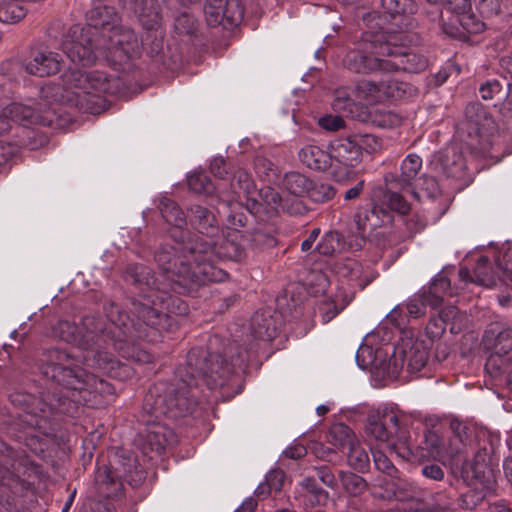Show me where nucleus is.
<instances>
[{"mask_svg": "<svg viewBox=\"0 0 512 512\" xmlns=\"http://www.w3.org/2000/svg\"><path fill=\"white\" fill-rule=\"evenodd\" d=\"M206 21L210 26L223 23V0H206L204 5Z\"/></svg>", "mask_w": 512, "mask_h": 512, "instance_id": "obj_48", "label": "nucleus"}, {"mask_svg": "<svg viewBox=\"0 0 512 512\" xmlns=\"http://www.w3.org/2000/svg\"><path fill=\"white\" fill-rule=\"evenodd\" d=\"M351 103L350 97L344 91H337L333 106L336 109H345Z\"/></svg>", "mask_w": 512, "mask_h": 512, "instance_id": "obj_64", "label": "nucleus"}, {"mask_svg": "<svg viewBox=\"0 0 512 512\" xmlns=\"http://www.w3.org/2000/svg\"><path fill=\"white\" fill-rule=\"evenodd\" d=\"M13 405L23 408L24 414L20 415V422L24 425L23 431L17 436L19 440L28 441V436L34 438V430L45 432L50 414L57 407L54 403L46 404L31 394L14 392L9 396Z\"/></svg>", "mask_w": 512, "mask_h": 512, "instance_id": "obj_12", "label": "nucleus"}, {"mask_svg": "<svg viewBox=\"0 0 512 512\" xmlns=\"http://www.w3.org/2000/svg\"><path fill=\"white\" fill-rule=\"evenodd\" d=\"M492 341V348L497 356L512 359V329L502 328L498 323L490 325L485 331L484 342L490 345Z\"/></svg>", "mask_w": 512, "mask_h": 512, "instance_id": "obj_22", "label": "nucleus"}, {"mask_svg": "<svg viewBox=\"0 0 512 512\" xmlns=\"http://www.w3.org/2000/svg\"><path fill=\"white\" fill-rule=\"evenodd\" d=\"M191 218L190 222L192 226L199 232V234L189 238L183 242H175L174 246L165 245L161 247L158 251H162L167 249L171 252V264H177L178 268L185 267L188 264L190 259H183L181 256L183 255L179 248L182 247L183 244L194 240L198 236H203L206 239H212L218 234V223L215 216L206 208L202 206H193L190 209Z\"/></svg>", "mask_w": 512, "mask_h": 512, "instance_id": "obj_14", "label": "nucleus"}, {"mask_svg": "<svg viewBox=\"0 0 512 512\" xmlns=\"http://www.w3.org/2000/svg\"><path fill=\"white\" fill-rule=\"evenodd\" d=\"M371 122L380 128H394L400 125L401 117L386 109L376 108L370 113Z\"/></svg>", "mask_w": 512, "mask_h": 512, "instance_id": "obj_37", "label": "nucleus"}, {"mask_svg": "<svg viewBox=\"0 0 512 512\" xmlns=\"http://www.w3.org/2000/svg\"><path fill=\"white\" fill-rule=\"evenodd\" d=\"M439 321L441 322L439 326L436 321H431L427 327V332L430 331L432 325H435L437 327V331L433 333L438 335L444 331V324L450 323V331L452 333H459L468 322V318L465 313L460 312L454 306H450L440 312Z\"/></svg>", "mask_w": 512, "mask_h": 512, "instance_id": "obj_27", "label": "nucleus"}, {"mask_svg": "<svg viewBox=\"0 0 512 512\" xmlns=\"http://www.w3.org/2000/svg\"><path fill=\"white\" fill-rule=\"evenodd\" d=\"M459 278L464 283H475L488 288L493 287L496 284L495 275L489 268V259L482 256L477 261L473 275L467 268H460Z\"/></svg>", "mask_w": 512, "mask_h": 512, "instance_id": "obj_25", "label": "nucleus"}, {"mask_svg": "<svg viewBox=\"0 0 512 512\" xmlns=\"http://www.w3.org/2000/svg\"><path fill=\"white\" fill-rule=\"evenodd\" d=\"M466 129L469 136L485 135L492 128V120L479 103H472L466 107Z\"/></svg>", "mask_w": 512, "mask_h": 512, "instance_id": "obj_24", "label": "nucleus"}, {"mask_svg": "<svg viewBox=\"0 0 512 512\" xmlns=\"http://www.w3.org/2000/svg\"><path fill=\"white\" fill-rule=\"evenodd\" d=\"M62 82L64 85L62 100L91 114L103 111L105 107L103 96L113 91L112 80L100 71L86 74L70 68L63 74Z\"/></svg>", "mask_w": 512, "mask_h": 512, "instance_id": "obj_6", "label": "nucleus"}, {"mask_svg": "<svg viewBox=\"0 0 512 512\" xmlns=\"http://www.w3.org/2000/svg\"><path fill=\"white\" fill-rule=\"evenodd\" d=\"M246 360L238 355L232 357L228 363L219 354H207L203 349H192L187 355V363L179 368L177 375L186 387L197 385V378H201L210 388L223 386L226 379L236 367L243 368Z\"/></svg>", "mask_w": 512, "mask_h": 512, "instance_id": "obj_7", "label": "nucleus"}, {"mask_svg": "<svg viewBox=\"0 0 512 512\" xmlns=\"http://www.w3.org/2000/svg\"><path fill=\"white\" fill-rule=\"evenodd\" d=\"M396 351L403 357L407 370L417 373L425 367L429 356V346L424 340L405 337L396 346Z\"/></svg>", "mask_w": 512, "mask_h": 512, "instance_id": "obj_16", "label": "nucleus"}, {"mask_svg": "<svg viewBox=\"0 0 512 512\" xmlns=\"http://www.w3.org/2000/svg\"><path fill=\"white\" fill-rule=\"evenodd\" d=\"M336 190L331 184L315 181L310 183L307 196L316 203H324L331 200Z\"/></svg>", "mask_w": 512, "mask_h": 512, "instance_id": "obj_40", "label": "nucleus"}, {"mask_svg": "<svg viewBox=\"0 0 512 512\" xmlns=\"http://www.w3.org/2000/svg\"><path fill=\"white\" fill-rule=\"evenodd\" d=\"M422 474L428 479L440 481L444 478V471L437 464L425 465L422 468Z\"/></svg>", "mask_w": 512, "mask_h": 512, "instance_id": "obj_60", "label": "nucleus"}, {"mask_svg": "<svg viewBox=\"0 0 512 512\" xmlns=\"http://www.w3.org/2000/svg\"><path fill=\"white\" fill-rule=\"evenodd\" d=\"M27 9L19 0H0V22L16 23L25 17Z\"/></svg>", "mask_w": 512, "mask_h": 512, "instance_id": "obj_31", "label": "nucleus"}, {"mask_svg": "<svg viewBox=\"0 0 512 512\" xmlns=\"http://www.w3.org/2000/svg\"><path fill=\"white\" fill-rule=\"evenodd\" d=\"M318 478L327 486L334 487L336 484L335 476L332 474L329 468L320 467L317 469Z\"/></svg>", "mask_w": 512, "mask_h": 512, "instance_id": "obj_62", "label": "nucleus"}, {"mask_svg": "<svg viewBox=\"0 0 512 512\" xmlns=\"http://www.w3.org/2000/svg\"><path fill=\"white\" fill-rule=\"evenodd\" d=\"M372 456H373L375 467L379 471H381L387 475H390V476L394 474L396 469H395L393 463L391 462V460L388 458V456L386 455V453L383 450L372 449Z\"/></svg>", "mask_w": 512, "mask_h": 512, "instance_id": "obj_53", "label": "nucleus"}, {"mask_svg": "<svg viewBox=\"0 0 512 512\" xmlns=\"http://www.w3.org/2000/svg\"><path fill=\"white\" fill-rule=\"evenodd\" d=\"M403 308V306L397 305L386 315L387 320L396 327H400L405 323V319L402 316Z\"/></svg>", "mask_w": 512, "mask_h": 512, "instance_id": "obj_61", "label": "nucleus"}, {"mask_svg": "<svg viewBox=\"0 0 512 512\" xmlns=\"http://www.w3.org/2000/svg\"><path fill=\"white\" fill-rule=\"evenodd\" d=\"M53 335L67 343H74L79 348L86 351L83 355V365L88 368H95L114 378H123L128 376L130 368L116 361L113 356L105 352V358L102 360V344L106 343V329L101 330V334L87 330L85 334L80 335L75 323L69 321H59L53 327Z\"/></svg>", "mask_w": 512, "mask_h": 512, "instance_id": "obj_5", "label": "nucleus"}, {"mask_svg": "<svg viewBox=\"0 0 512 512\" xmlns=\"http://www.w3.org/2000/svg\"><path fill=\"white\" fill-rule=\"evenodd\" d=\"M426 305H429L428 295L424 293L422 295H415L409 299L404 307L410 317L418 318L425 314Z\"/></svg>", "mask_w": 512, "mask_h": 512, "instance_id": "obj_51", "label": "nucleus"}, {"mask_svg": "<svg viewBox=\"0 0 512 512\" xmlns=\"http://www.w3.org/2000/svg\"><path fill=\"white\" fill-rule=\"evenodd\" d=\"M332 177L338 183H347L355 177V167L360 162L353 136L335 139L330 143Z\"/></svg>", "mask_w": 512, "mask_h": 512, "instance_id": "obj_13", "label": "nucleus"}, {"mask_svg": "<svg viewBox=\"0 0 512 512\" xmlns=\"http://www.w3.org/2000/svg\"><path fill=\"white\" fill-rule=\"evenodd\" d=\"M242 18L243 9L237 0H223V26H236Z\"/></svg>", "mask_w": 512, "mask_h": 512, "instance_id": "obj_41", "label": "nucleus"}, {"mask_svg": "<svg viewBox=\"0 0 512 512\" xmlns=\"http://www.w3.org/2000/svg\"><path fill=\"white\" fill-rule=\"evenodd\" d=\"M254 193L249 195L248 201H251L252 213L265 214L271 217L278 213L281 207V196L279 193L271 187H263L259 191L254 190Z\"/></svg>", "mask_w": 512, "mask_h": 512, "instance_id": "obj_21", "label": "nucleus"}, {"mask_svg": "<svg viewBox=\"0 0 512 512\" xmlns=\"http://www.w3.org/2000/svg\"><path fill=\"white\" fill-rule=\"evenodd\" d=\"M347 461L355 470L364 471L368 467V453L357 440L348 447Z\"/></svg>", "mask_w": 512, "mask_h": 512, "instance_id": "obj_38", "label": "nucleus"}, {"mask_svg": "<svg viewBox=\"0 0 512 512\" xmlns=\"http://www.w3.org/2000/svg\"><path fill=\"white\" fill-rule=\"evenodd\" d=\"M110 14L108 7L91 11L92 23L87 27L74 26L70 39L62 42V49L73 62L83 66L104 59L122 65L140 53L141 41L129 28L117 25L114 20H94L95 15Z\"/></svg>", "mask_w": 512, "mask_h": 512, "instance_id": "obj_2", "label": "nucleus"}, {"mask_svg": "<svg viewBox=\"0 0 512 512\" xmlns=\"http://www.w3.org/2000/svg\"><path fill=\"white\" fill-rule=\"evenodd\" d=\"M401 414L390 406H380L371 410L366 419L365 436L370 445L391 451H402L405 440L400 435Z\"/></svg>", "mask_w": 512, "mask_h": 512, "instance_id": "obj_9", "label": "nucleus"}, {"mask_svg": "<svg viewBox=\"0 0 512 512\" xmlns=\"http://www.w3.org/2000/svg\"><path fill=\"white\" fill-rule=\"evenodd\" d=\"M344 242L338 232H326L321 241L317 244L316 249L322 255H332L337 251L344 249Z\"/></svg>", "mask_w": 512, "mask_h": 512, "instance_id": "obj_36", "label": "nucleus"}, {"mask_svg": "<svg viewBox=\"0 0 512 512\" xmlns=\"http://www.w3.org/2000/svg\"><path fill=\"white\" fill-rule=\"evenodd\" d=\"M340 480L343 488L350 495H358L362 493L366 488V482L364 479L350 472H341Z\"/></svg>", "mask_w": 512, "mask_h": 512, "instance_id": "obj_46", "label": "nucleus"}, {"mask_svg": "<svg viewBox=\"0 0 512 512\" xmlns=\"http://www.w3.org/2000/svg\"><path fill=\"white\" fill-rule=\"evenodd\" d=\"M479 92L484 100H490L501 93V85L497 80H488L480 86Z\"/></svg>", "mask_w": 512, "mask_h": 512, "instance_id": "obj_55", "label": "nucleus"}, {"mask_svg": "<svg viewBox=\"0 0 512 512\" xmlns=\"http://www.w3.org/2000/svg\"><path fill=\"white\" fill-rule=\"evenodd\" d=\"M356 361L361 369H367L370 366L381 370L382 375L388 378H396L405 365L403 357L399 355L396 348L388 362L381 364L376 358L372 357L371 349L365 345H361L357 350Z\"/></svg>", "mask_w": 512, "mask_h": 512, "instance_id": "obj_17", "label": "nucleus"}, {"mask_svg": "<svg viewBox=\"0 0 512 512\" xmlns=\"http://www.w3.org/2000/svg\"><path fill=\"white\" fill-rule=\"evenodd\" d=\"M387 36L384 34H364L353 50L347 52L344 66L351 72L369 74L387 72Z\"/></svg>", "mask_w": 512, "mask_h": 512, "instance_id": "obj_10", "label": "nucleus"}, {"mask_svg": "<svg viewBox=\"0 0 512 512\" xmlns=\"http://www.w3.org/2000/svg\"><path fill=\"white\" fill-rule=\"evenodd\" d=\"M428 295V303L431 307H438L443 298L447 295H453V290L450 287V280L442 274H438L432 281Z\"/></svg>", "mask_w": 512, "mask_h": 512, "instance_id": "obj_29", "label": "nucleus"}, {"mask_svg": "<svg viewBox=\"0 0 512 512\" xmlns=\"http://www.w3.org/2000/svg\"><path fill=\"white\" fill-rule=\"evenodd\" d=\"M319 125L329 131H337L342 128L344 125V121L340 116H324L319 119Z\"/></svg>", "mask_w": 512, "mask_h": 512, "instance_id": "obj_58", "label": "nucleus"}, {"mask_svg": "<svg viewBox=\"0 0 512 512\" xmlns=\"http://www.w3.org/2000/svg\"><path fill=\"white\" fill-rule=\"evenodd\" d=\"M159 209L165 221L175 228L183 229L186 226V219L183 211L178 205L167 197H161Z\"/></svg>", "mask_w": 512, "mask_h": 512, "instance_id": "obj_30", "label": "nucleus"}, {"mask_svg": "<svg viewBox=\"0 0 512 512\" xmlns=\"http://www.w3.org/2000/svg\"><path fill=\"white\" fill-rule=\"evenodd\" d=\"M422 166L421 158L416 154H409L402 161L401 164V176L404 181H410L419 172Z\"/></svg>", "mask_w": 512, "mask_h": 512, "instance_id": "obj_49", "label": "nucleus"}, {"mask_svg": "<svg viewBox=\"0 0 512 512\" xmlns=\"http://www.w3.org/2000/svg\"><path fill=\"white\" fill-rule=\"evenodd\" d=\"M357 91L368 102L385 100L384 81L376 83L370 80H363L357 85Z\"/></svg>", "mask_w": 512, "mask_h": 512, "instance_id": "obj_33", "label": "nucleus"}, {"mask_svg": "<svg viewBox=\"0 0 512 512\" xmlns=\"http://www.w3.org/2000/svg\"><path fill=\"white\" fill-rule=\"evenodd\" d=\"M329 436L335 446L348 448L353 442L356 441L355 435L352 430L344 424H336L332 426Z\"/></svg>", "mask_w": 512, "mask_h": 512, "instance_id": "obj_42", "label": "nucleus"}, {"mask_svg": "<svg viewBox=\"0 0 512 512\" xmlns=\"http://www.w3.org/2000/svg\"><path fill=\"white\" fill-rule=\"evenodd\" d=\"M396 35H387V72L404 70L411 73H419L426 69L427 59L420 54L412 51H406L403 47H398Z\"/></svg>", "mask_w": 512, "mask_h": 512, "instance_id": "obj_15", "label": "nucleus"}, {"mask_svg": "<svg viewBox=\"0 0 512 512\" xmlns=\"http://www.w3.org/2000/svg\"><path fill=\"white\" fill-rule=\"evenodd\" d=\"M377 212L378 209L375 207L372 211H359L355 214L354 222L357 228L358 236L355 239V244H349L350 249H360L365 242V237L368 230L380 225L378 221H372L371 219L376 215Z\"/></svg>", "mask_w": 512, "mask_h": 512, "instance_id": "obj_28", "label": "nucleus"}, {"mask_svg": "<svg viewBox=\"0 0 512 512\" xmlns=\"http://www.w3.org/2000/svg\"><path fill=\"white\" fill-rule=\"evenodd\" d=\"M508 0H480L478 9L484 16H493L501 12L502 7L507 6Z\"/></svg>", "mask_w": 512, "mask_h": 512, "instance_id": "obj_54", "label": "nucleus"}, {"mask_svg": "<svg viewBox=\"0 0 512 512\" xmlns=\"http://www.w3.org/2000/svg\"><path fill=\"white\" fill-rule=\"evenodd\" d=\"M109 324L106 326V343L102 344V352H107L114 356L108 349L112 346L113 349L122 353L123 357L132 358L138 363H149L153 360V356L145 349L132 348V351H124V345L128 339L134 337H142L140 322H135L126 313L112 307L108 314ZM105 358V353H102L101 359ZM118 361L115 357H113Z\"/></svg>", "mask_w": 512, "mask_h": 512, "instance_id": "obj_8", "label": "nucleus"}, {"mask_svg": "<svg viewBox=\"0 0 512 512\" xmlns=\"http://www.w3.org/2000/svg\"><path fill=\"white\" fill-rule=\"evenodd\" d=\"M492 491V481L487 479L481 488H475L464 493L461 498V506L465 509H474Z\"/></svg>", "mask_w": 512, "mask_h": 512, "instance_id": "obj_35", "label": "nucleus"}, {"mask_svg": "<svg viewBox=\"0 0 512 512\" xmlns=\"http://www.w3.org/2000/svg\"><path fill=\"white\" fill-rule=\"evenodd\" d=\"M365 182L364 180L358 181L353 187L348 189L344 195V199L347 201L356 199L363 192Z\"/></svg>", "mask_w": 512, "mask_h": 512, "instance_id": "obj_63", "label": "nucleus"}, {"mask_svg": "<svg viewBox=\"0 0 512 512\" xmlns=\"http://www.w3.org/2000/svg\"><path fill=\"white\" fill-rule=\"evenodd\" d=\"M465 168L464 157L456 146L448 147L437 158L436 169L447 177L459 178Z\"/></svg>", "mask_w": 512, "mask_h": 512, "instance_id": "obj_23", "label": "nucleus"}, {"mask_svg": "<svg viewBox=\"0 0 512 512\" xmlns=\"http://www.w3.org/2000/svg\"><path fill=\"white\" fill-rule=\"evenodd\" d=\"M187 182L190 189L196 193L211 194L216 189H220V187L215 186L203 172H193L189 174Z\"/></svg>", "mask_w": 512, "mask_h": 512, "instance_id": "obj_39", "label": "nucleus"}, {"mask_svg": "<svg viewBox=\"0 0 512 512\" xmlns=\"http://www.w3.org/2000/svg\"><path fill=\"white\" fill-rule=\"evenodd\" d=\"M503 77L507 80L510 97L512 96V54L504 56L500 60Z\"/></svg>", "mask_w": 512, "mask_h": 512, "instance_id": "obj_59", "label": "nucleus"}, {"mask_svg": "<svg viewBox=\"0 0 512 512\" xmlns=\"http://www.w3.org/2000/svg\"><path fill=\"white\" fill-rule=\"evenodd\" d=\"M310 183L307 177L297 172L287 173L283 181L285 190L295 196L307 195Z\"/></svg>", "mask_w": 512, "mask_h": 512, "instance_id": "obj_32", "label": "nucleus"}, {"mask_svg": "<svg viewBox=\"0 0 512 512\" xmlns=\"http://www.w3.org/2000/svg\"><path fill=\"white\" fill-rule=\"evenodd\" d=\"M79 356L60 349L45 351L42 374L53 382L72 391L74 402L99 408L108 404L114 396L112 385L78 366Z\"/></svg>", "mask_w": 512, "mask_h": 512, "instance_id": "obj_3", "label": "nucleus"}, {"mask_svg": "<svg viewBox=\"0 0 512 512\" xmlns=\"http://www.w3.org/2000/svg\"><path fill=\"white\" fill-rule=\"evenodd\" d=\"M300 161L310 169L325 170L332 167L330 151L327 152L317 145H306L299 152Z\"/></svg>", "mask_w": 512, "mask_h": 512, "instance_id": "obj_26", "label": "nucleus"}, {"mask_svg": "<svg viewBox=\"0 0 512 512\" xmlns=\"http://www.w3.org/2000/svg\"><path fill=\"white\" fill-rule=\"evenodd\" d=\"M175 27L180 33L190 34L196 29V20L190 15L182 14L177 17Z\"/></svg>", "mask_w": 512, "mask_h": 512, "instance_id": "obj_56", "label": "nucleus"}, {"mask_svg": "<svg viewBox=\"0 0 512 512\" xmlns=\"http://www.w3.org/2000/svg\"><path fill=\"white\" fill-rule=\"evenodd\" d=\"M179 249L183 259H190L185 267L178 268L176 263L172 265L171 252L165 249L155 253V261L162 271L157 277L150 275V270L141 265L127 270V275L135 283H143L149 290L132 303L133 314L147 326L158 330L171 326L168 315L174 312L171 304L178 303L179 313L186 311L185 303L168 295L169 290L180 293L182 289L193 290L207 282H222L227 278V273L215 266V260H239L243 255V249L235 239H225L219 244L214 238L198 236Z\"/></svg>", "mask_w": 512, "mask_h": 512, "instance_id": "obj_1", "label": "nucleus"}, {"mask_svg": "<svg viewBox=\"0 0 512 512\" xmlns=\"http://www.w3.org/2000/svg\"><path fill=\"white\" fill-rule=\"evenodd\" d=\"M52 116L49 111L40 112L30 104L11 103L0 109V136L11 131L18 124L50 125ZM17 144L0 140V165L10 159L17 151Z\"/></svg>", "mask_w": 512, "mask_h": 512, "instance_id": "obj_11", "label": "nucleus"}, {"mask_svg": "<svg viewBox=\"0 0 512 512\" xmlns=\"http://www.w3.org/2000/svg\"><path fill=\"white\" fill-rule=\"evenodd\" d=\"M284 473L282 470H271L265 479V483L259 485L255 492L257 494H264L270 491H280L284 482Z\"/></svg>", "mask_w": 512, "mask_h": 512, "instance_id": "obj_47", "label": "nucleus"}, {"mask_svg": "<svg viewBox=\"0 0 512 512\" xmlns=\"http://www.w3.org/2000/svg\"><path fill=\"white\" fill-rule=\"evenodd\" d=\"M485 28V23L472 11L471 6L453 15L445 32L455 38H464L466 34H478Z\"/></svg>", "mask_w": 512, "mask_h": 512, "instance_id": "obj_20", "label": "nucleus"}, {"mask_svg": "<svg viewBox=\"0 0 512 512\" xmlns=\"http://www.w3.org/2000/svg\"><path fill=\"white\" fill-rule=\"evenodd\" d=\"M303 486L307 490L305 493V498L312 506L322 504L327 500V492L321 488L316 487L313 480L305 479L303 481Z\"/></svg>", "mask_w": 512, "mask_h": 512, "instance_id": "obj_50", "label": "nucleus"}, {"mask_svg": "<svg viewBox=\"0 0 512 512\" xmlns=\"http://www.w3.org/2000/svg\"><path fill=\"white\" fill-rule=\"evenodd\" d=\"M384 200L391 210L396 211L399 214L404 215L410 210V205L399 193L387 192L384 195Z\"/></svg>", "mask_w": 512, "mask_h": 512, "instance_id": "obj_52", "label": "nucleus"}, {"mask_svg": "<svg viewBox=\"0 0 512 512\" xmlns=\"http://www.w3.org/2000/svg\"><path fill=\"white\" fill-rule=\"evenodd\" d=\"M234 181L232 183L233 193L240 198V194L242 193L246 198L249 195L253 194L255 190L254 183L250 177V175L244 170H238L234 176Z\"/></svg>", "mask_w": 512, "mask_h": 512, "instance_id": "obj_44", "label": "nucleus"}, {"mask_svg": "<svg viewBox=\"0 0 512 512\" xmlns=\"http://www.w3.org/2000/svg\"><path fill=\"white\" fill-rule=\"evenodd\" d=\"M61 55L50 49H43L33 53L32 58L24 65L28 74L45 77L58 73L63 66Z\"/></svg>", "mask_w": 512, "mask_h": 512, "instance_id": "obj_18", "label": "nucleus"}, {"mask_svg": "<svg viewBox=\"0 0 512 512\" xmlns=\"http://www.w3.org/2000/svg\"><path fill=\"white\" fill-rule=\"evenodd\" d=\"M385 100H400L411 96L414 89L406 83L397 79H388L384 81Z\"/></svg>", "mask_w": 512, "mask_h": 512, "instance_id": "obj_34", "label": "nucleus"}, {"mask_svg": "<svg viewBox=\"0 0 512 512\" xmlns=\"http://www.w3.org/2000/svg\"><path fill=\"white\" fill-rule=\"evenodd\" d=\"M397 454L404 459L416 458L418 460L424 458L442 460L446 456L452 455L445 449L441 439L433 432L425 435L424 446L418 448L417 451H414L413 447L405 442L402 451H398Z\"/></svg>", "mask_w": 512, "mask_h": 512, "instance_id": "obj_19", "label": "nucleus"}, {"mask_svg": "<svg viewBox=\"0 0 512 512\" xmlns=\"http://www.w3.org/2000/svg\"><path fill=\"white\" fill-rule=\"evenodd\" d=\"M271 319H260L256 314L252 319V330L256 338L264 341H272L276 336V328L271 325Z\"/></svg>", "mask_w": 512, "mask_h": 512, "instance_id": "obj_43", "label": "nucleus"}, {"mask_svg": "<svg viewBox=\"0 0 512 512\" xmlns=\"http://www.w3.org/2000/svg\"><path fill=\"white\" fill-rule=\"evenodd\" d=\"M353 139L358 148V153L360 157L362 152L375 153L379 151L382 147L381 140L372 134L353 135Z\"/></svg>", "mask_w": 512, "mask_h": 512, "instance_id": "obj_45", "label": "nucleus"}, {"mask_svg": "<svg viewBox=\"0 0 512 512\" xmlns=\"http://www.w3.org/2000/svg\"><path fill=\"white\" fill-rule=\"evenodd\" d=\"M143 409L155 420L147 419L145 441L151 451L161 453L166 446L176 442L174 432L160 423L162 416L177 418L191 411V401L183 388L177 389L175 384L159 381L149 388L144 398Z\"/></svg>", "mask_w": 512, "mask_h": 512, "instance_id": "obj_4", "label": "nucleus"}, {"mask_svg": "<svg viewBox=\"0 0 512 512\" xmlns=\"http://www.w3.org/2000/svg\"><path fill=\"white\" fill-rule=\"evenodd\" d=\"M139 20L145 29L154 30L160 23V15L155 9H153L148 14L145 12L140 13Z\"/></svg>", "mask_w": 512, "mask_h": 512, "instance_id": "obj_57", "label": "nucleus"}]
</instances>
